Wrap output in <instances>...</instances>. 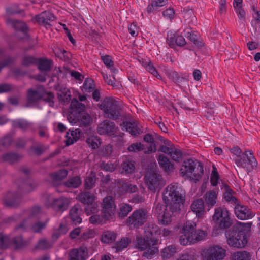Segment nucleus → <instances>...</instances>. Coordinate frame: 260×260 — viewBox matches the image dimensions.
Wrapping results in <instances>:
<instances>
[{
  "mask_svg": "<svg viewBox=\"0 0 260 260\" xmlns=\"http://www.w3.org/2000/svg\"><path fill=\"white\" fill-rule=\"evenodd\" d=\"M2 160L10 164H13L18 161L21 158V156L14 152L7 153L1 157Z\"/></svg>",
  "mask_w": 260,
  "mask_h": 260,
  "instance_id": "72a5a7b5",
  "label": "nucleus"
},
{
  "mask_svg": "<svg viewBox=\"0 0 260 260\" xmlns=\"http://www.w3.org/2000/svg\"><path fill=\"white\" fill-rule=\"evenodd\" d=\"M13 141V138L10 135H7L0 140V145L4 147H8L11 145Z\"/></svg>",
  "mask_w": 260,
  "mask_h": 260,
  "instance_id": "0e129e2a",
  "label": "nucleus"
},
{
  "mask_svg": "<svg viewBox=\"0 0 260 260\" xmlns=\"http://www.w3.org/2000/svg\"><path fill=\"white\" fill-rule=\"evenodd\" d=\"M13 243L15 249L21 248L25 245V242L21 236L14 237L13 239Z\"/></svg>",
  "mask_w": 260,
  "mask_h": 260,
  "instance_id": "e2e57ef3",
  "label": "nucleus"
},
{
  "mask_svg": "<svg viewBox=\"0 0 260 260\" xmlns=\"http://www.w3.org/2000/svg\"><path fill=\"white\" fill-rule=\"evenodd\" d=\"M147 218L146 210L140 209L135 211L128 218L127 224L131 228H138L142 225Z\"/></svg>",
  "mask_w": 260,
  "mask_h": 260,
  "instance_id": "9b49d317",
  "label": "nucleus"
},
{
  "mask_svg": "<svg viewBox=\"0 0 260 260\" xmlns=\"http://www.w3.org/2000/svg\"><path fill=\"white\" fill-rule=\"evenodd\" d=\"M184 35L191 42H193L194 44L199 46H202V42H200L198 40L196 32L194 31L193 32L190 28H186L184 29Z\"/></svg>",
  "mask_w": 260,
  "mask_h": 260,
  "instance_id": "c9c22d12",
  "label": "nucleus"
},
{
  "mask_svg": "<svg viewBox=\"0 0 260 260\" xmlns=\"http://www.w3.org/2000/svg\"><path fill=\"white\" fill-rule=\"evenodd\" d=\"M36 64L40 71H47L50 69L51 61L47 59L39 58L38 59Z\"/></svg>",
  "mask_w": 260,
  "mask_h": 260,
  "instance_id": "c03bdc74",
  "label": "nucleus"
},
{
  "mask_svg": "<svg viewBox=\"0 0 260 260\" xmlns=\"http://www.w3.org/2000/svg\"><path fill=\"white\" fill-rule=\"evenodd\" d=\"M157 240L156 239L151 240L149 238H143L142 237H137L135 242V245L137 248L141 251L147 250V252H150V255H153L158 251V249L156 247H153L157 245Z\"/></svg>",
  "mask_w": 260,
  "mask_h": 260,
  "instance_id": "6e6552de",
  "label": "nucleus"
},
{
  "mask_svg": "<svg viewBox=\"0 0 260 260\" xmlns=\"http://www.w3.org/2000/svg\"><path fill=\"white\" fill-rule=\"evenodd\" d=\"M102 214L107 220L112 219L116 213V205L114 199L111 196L103 198L101 204Z\"/></svg>",
  "mask_w": 260,
  "mask_h": 260,
  "instance_id": "9d476101",
  "label": "nucleus"
},
{
  "mask_svg": "<svg viewBox=\"0 0 260 260\" xmlns=\"http://www.w3.org/2000/svg\"><path fill=\"white\" fill-rule=\"evenodd\" d=\"M54 15L50 11H45L40 14L36 16L35 19L39 24L44 25L46 28L51 25L49 21H52L54 20Z\"/></svg>",
  "mask_w": 260,
  "mask_h": 260,
  "instance_id": "412c9836",
  "label": "nucleus"
},
{
  "mask_svg": "<svg viewBox=\"0 0 260 260\" xmlns=\"http://www.w3.org/2000/svg\"><path fill=\"white\" fill-rule=\"evenodd\" d=\"M44 151V146L42 144H38L37 146H32L29 148L30 154H34L37 155H41Z\"/></svg>",
  "mask_w": 260,
  "mask_h": 260,
  "instance_id": "bf43d9fd",
  "label": "nucleus"
},
{
  "mask_svg": "<svg viewBox=\"0 0 260 260\" xmlns=\"http://www.w3.org/2000/svg\"><path fill=\"white\" fill-rule=\"evenodd\" d=\"M68 203L67 199L61 197L58 199H49L47 205L51 207L55 211L63 212L67 209Z\"/></svg>",
  "mask_w": 260,
  "mask_h": 260,
  "instance_id": "f3484780",
  "label": "nucleus"
},
{
  "mask_svg": "<svg viewBox=\"0 0 260 260\" xmlns=\"http://www.w3.org/2000/svg\"><path fill=\"white\" fill-rule=\"evenodd\" d=\"M120 126L122 130H126L133 136H137L143 132L141 125L135 122H123Z\"/></svg>",
  "mask_w": 260,
  "mask_h": 260,
  "instance_id": "aec40b11",
  "label": "nucleus"
},
{
  "mask_svg": "<svg viewBox=\"0 0 260 260\" xmlns=\"http://www.w3.org/2000/svg\"><path fill=\"white\" fill-rule=\"evenodd\" d=\"M190 208L198 218L202 217L205 214L204 203L202 199L194 201Z\"/></svg>",
  "mask_w": 260,
  "mask_h": 260,
  "instance_id": "393cba45",
  "label": "nucleus"
},
{
  "mask_svg": "<svg viewBox=\"0 0 260 260\" xmlns=\"http://www.w3.org/2000/svg\"><path fill=\"white\" fill-rule=\"evenodd\" d=\"M158 161L160 167L166 172H171L173 171L174 165L171 163L167 157L164 155L159 156Z\"/></svg>",
  "mask_w": 260,
  "mask_h": 260,
  "instance_id": "c756f323",
  "label": "nucleus"
},
{
  "mask_svg": "<svg viewBox=\"0 0 260 260\" xmlns=\"http://www.w3.org/2000/svg\"><path fill=\"white\" fill-rule=\"evenodd\" d=\"M78 198L82 203L87 205L93 203L95 200L94 195L89 192L81 193L78 195Z\"/></svg>",
  "mask_w": 260,
  "mask_h": 260,
  "instance_id": "2f4dec72",
  "label": "nucleus"
},
{
  "mask_svg": "<svg viewBox=\"0 0 260 260\" xmlns=\"http://www.w3.org/2000/svg\"><path fill=\"white\" fill-rule=\"evenodd\" d=\"M89 257L88 249L86 246H80L72 249L68 260H86Z\"/></svg>",
  "mask_w": 260,
  "mask_h": 260,
  "instance_id": "dca6fc26",
  "label": "nucleus"
},
{
  "mask_svg": "<svg viewBox=\"0 0 260 260\" xmlns=\"http://www.w3.org/2000/svg\"><path fill=\"white\" fill-rule=\"evenodd\" d=\"M68 171L66 169H61L57 172L50 175L52 179L54 181H60L66 178L68 175Z\"/></svg>",
  "mask_w": 260,
  "mask_h": 260,
  "instance_id": "de8ad7c7",
  "label": "nucleus"
},
{
  "mask_svg": "<svg viewBox=\"0 0 260 260\" xmlns=\"http://www.w3.org/2000/svg\"><path fill=\"white\" fill-rule=\"evenodd\" d=\"M163 201L166 204V208L162 209L160 204L156 205L155 212L158 214L159 222L167 225L171 222L172 215L181 209L185 200V192L178 183L169 184L164 190Z\"/></svg>",
  "mask_w": 260,
  "mask_h": 260,
  "instance_id": "f257e3e1",
  "label": "nucleus"
},
{
  "mask_svg": "<svg viewBox=\"0 0 260 260\" xmlns=\"http://www.w3.org/2000/svg\"><path fill=\"white\" fill-rule=\"evenodd\" d=\"M37 184L33 182H29L24 184L23 190L24 193H28L32 191L36 187Z\"/></svg>",
  "mask_w": 260,
  "mask_h": 260,
  "instance_id": "774afa93",
  "label": "nucleus"
},
{
  "mask_svg": "<svg viewBox=\"0 0 260 260\" xmlns=\"http://www.w3.org/2000/svg\"><path fill=\"white\" fill-rule=\"evenodd\" d=\"M212 219L214 224L213 235L215 236L219 234V230L227 229L231 224L230 213L226 208L221 207L215 208Z\"/></svg>",
  "mask_w": 260,
  "mask_h": 260,
  "instance_id": "20e7f679",
  "label": "nucleus"
},
{
  "mask_svg": "<svg viewBox=\"0 0 260 260\" xmlns=\"http://www.w3.org/2000/svg\"><path fill=\"white\" fill-rule=\"evenodd\" d=\"M228 244L235 248H243L247 243L245 232L243 231L229 230L225 232Z\"/></svg>",
  "mask_w": 260,
  "mask_h": 260,
  "instance_id": "423d86ee",
  "label": "nucleus"
},
{
  "mask_svg": "<svg viewBox=\"0 0 260 260\" xmlns=\"http://www.w3.org/2000/svg\"><path fill=\"white\" fill-rule=\"evenodd\" d=\"M51 244L46 239H41L35 246L36 249L44 250L51 247Z\"/></svg>",
  "mask_w": 260,
  "mask_h": 260,
  "instance_id": "6e6d98bb",
  "label": "nucleus"
},
{
  "mask_svg": "<svg viewBox=\"0 0 260 260\" xmlns=\"http://www.w3.org/2000/svg\"><path fill=\"white\" fill-rule=\"evenodd\" d=\"M218 191L217 190H210L207 191L204 196L206 206L209 210L216 204Z\"/></svg>",
  "mask_w": 260,
  "mask_h": 260,
  "instance_id": "5701e85b",
  "label": "nucleus"
},
{
  "mask_svg": "<svg viewBox=\"0 0 260 260\" xmlns=\"http://www.w3.org/2000/svg\"><path fill=\"white\" fill-rule=\"evenodd\" d=\"M6 23L8 25L12 26L15 29L20 30L21 32L26 34L28 27L26 24L23 22L16 20L8 18L6 20Z\"/></svg>",
  "mask_w": 260,
  "mask_h": 260,
  "instance_id": "c85d7f7f",
  "label": "nucleus"
},
{
  "mask_svg": "<svg viewBox=\"0 0 260 260\" xmlns=\"http://www.w3.org/2000/svg\"><path fill=\"white\" fill-rule=\"evenodd\" d=\"M121 167L122 172H125L126 174H132L135 170L134 161L129 159H126L122 163Z\"/></svg>",
  "mask_w": 260,
  "mask_h": 260,
  "instance_id": "4c0bfd02",
  "label": "nucleus"
},
{
  "mask_svg": "<svg viewBox=\"0 0 260 260\" xmlns=\"http://www.w3.org/2000/svg\"><path fill=\"white\" fill-rule=\"evenodd\" d=\"M48 220L45 222H38L31 225V230L35 233H39L44 229L47 224Z\"/></svg>",
  "mask_w": 260,
  "mask_h": 260,
  "instance_id": "13d9d810",
  "label": "nucleus"
},
{
  "mask_svg": "<svg viewBox=\"0 0 260 260\" xmlns=\"http://www.w3.org/2000/svg\"><path fill=\"white\" fill-rule=\"evenodd\" d=\"M84 108V105L76 99L72 100L67 116V119L71 124L85 127L90 124L92 120V117L89 114L82 112Z\"/></svg>",
  "mask_w": 260,
  "mask_h": 260,
  "instance_id": "f03ea898",
  "label": "nucleus"
},
{
  "mask_svg": "<svg viewBox=\"0 0 260 260\" xmlns=\"http://www.w3.org/2000/svg\"><path fill=\"white\" fill-rule=\"evenodd\" d=\"M180 173L185 179L197 182L201 179L203 174V166L199 161L192 159H187L183 162Z\"/></svg>",
  "mask_w": 260,
  "mask_h": 260,
  "instance_id": "7ed1b4c3",
  "label": "nucleus"
},
{
  "mask_svg": "<svg viewBox=\"0 0 260 260\" xmlns=\"http://www.w3.org/2000/svg\"><path fill=\"white\" fill-rule=\"evenodd\" d=\"M238 166L244 168L249 174L253 171H257L258 163L251 151H246L240 159L236 160Z\"/></svg>",
  "mask_w": 260,
  "mask_h": 260,
  "instance_id": "0eeeda50",
  "label": "nucleus"
},
{
  "mask_svg": "<svg viewBox=\"0 0 260 260\" xmlns=\"http://www.w3.org/2000/svg\"><path fill=\"white\" fill-rule=\"evenodd\" d=\"M116 235L113 231H107L103 233L101 236V241L105 243H111L115 241Z\"/></svg>",
  "mask_w": 260,
  "mask_h": 260,
  "instance_id": "f704fd0d",
  "label": "nucleus"
},
{
  "mask_svg": "<svg viewBox=\"0 0 260 260\" xmlns=\"http://www.w3.org/2000/svg\"><path fill=\"white\" fill-rule=\"evenodd\" d=\"M89 222L93 224L98 225V224H102L106 221L107 220L104 215L102 214V215L95 214L91 216L89 219Z\"/></svg>",
  "mask_w": 260,
  "mask_h": 260,
  "instance_id": "09e8293b",
  "label": "nucleus"
},
{
  "mask_svg": "<svg viewBox=\"0 0 260 260\" xmlns=\"http://www.w3.org/2000/svg\"><path fill=\"white\" fill-rule=\"evenodd\" d=\"M144 145L141 143H135L131 144L128 147L129 152H139L143 150Z\"/></svg>",
  "mask_w": 260,
  "mask_h": 260,
  "instance_id": "69168bd1",
  "label": "nucleus"
},
{
  "mask_svg": "<svg viewBox=\"0 0 260 260\" xmlns=\"http://www.w3.org/2000/svg\"><path fill=\"white\" fill-rule=\"evenodd\" d=\"M219 179V177L218 175V173L216 171V168H214L211 174V184L213 186H217L218 183Z\"/></svg>",
  "mask_w": 260,
  "mask_h": 260,
  "instance_id": "680f3d73",
  "label": "nucleus"
},
{
  "mask_svg": "<svg viewBox=\"0 0 260 260\" xmlns=\"http://www.w3.org/2000/svg\"><path fill=\"white\" fill-rule=\"evenodd\" d=\"M234 209L236 217L240 220L251 218L254 216V213L248 207L239 204V203L235 205Z\"/></svg>",
  "mask_w": 260,
  "mask_h": 260,
  "instance_id": "2eb2a0df",
  "label": "nucleus"
},
{
  "mask_svg": "<svg viewBox=\"0 0 260 260\" xmlns=\"http://www.w3.org/2000/svg\"><path fill=\"white\" fill-rule=\"evenodd\" d=\"M226 250L215 245L204 249L202 253L203 260H222L226 256Z\"/></svg>",
  "mask_w": 260,
  "mask_h": 260,
  "instance_id": "1a4fd4ad",
  "label": "nucleus"
},
{
  "mask_svg": "<svg viewBox=\"0 0 260 260\" xmlns=\"http://www.w3.org/2000/svg\"><path fill=\"white\" fill-rule=\"evenodd\" d=\"M99 107L103 111L105 116L107 118L116 120L120 115L119 103L112 98H105Z\"/></svg>",
  "mask_w": 260,
  "mask_h": 260,
  "instance_id": "39448f33",
  "label": "nucleus"
},
{
  "mask_svg": "<svg viewBox=\"0 0 260 260\" xmlns=\"http://www.w3.org/2000/svg\"><path fill=\"white\" fill-rule=\"evenodd\" d=\"M4 204L10 207H15L20 203V196L17 193L8 192L4 197Z\"/></svg>",
  "mask_w": 260,
  "mask_h": 260,
  "instance_id": "6ab92c4d",
  "label": "nucleus"
},
{
  "mask_svg": "<svg viewBox=\"0 0 260 260\" xmlns=\"http://www.w3.org/2000/svg\"><path fill=\"white\" fill-rule=\"evenodd\" d=\"M42 99H43L44 101L47 102L49 106L53 107L54 95L52 92H46L44 89L43 96H42Z\"/></svg>",
  "mask_w": 260,
  "mask_h": 260,
  "instance_id": "5fc2aeb1",
  "label": "nucleus"
},
{
  "mask_svg": "<svg viewBox=\"0 0 260 260\" xmlns=\"http://www.w3.org/2000/svg\"><path fill=\"white\" fill-rule=\"evenodd\" d=\"M250 254L246 251L235 252L232 257V260H250Z\"/></svg>",
  "mask_w": 260,
  "mask_h": 260,
  "instance_id": "603ef678",
  "label": "nucleus"
},
{
  "mask_svg": "<svg viewBox=\"0 0 260 260\" xmlns=\"http://www.w3.org/2000/svg\"><path fill=\"white\" fill-rule=\"evenodd\" d=\"M101 58L106 67L110 69L112 73H115L117 71L114 67V62L110 56L103 55L101 56Z\"/></svg>",
  "mask_w": 260,
  "mask_h": 260,
  "instance_id": "a19ab883",
  "label": "nucleus"
},
{
  "mask_svg": "<svg viewBox=\"0 0 260 260\" xmlns=\"http://www.w3.org/2000/svg\"><path fill=\"white\" fill-rule=\"evenodd\" d=\"M144 178L148 188L153 192L159 187L162 180L161 176L154 172L147 173Z\"/></svg>",
  "mask_w": 260,
  "mask_h": 260,
  "instance_id": "ddd939ff",
  "label": "nucleus"
},
{
  "mask_svg": "<svg viewBox=\"0 0 260 260\" xmlns=\"http://www.w3.org/2000/svg\"><path fill=\"white\" fill-rule=\"evenodd\" d=\"M80 134L81 130L79 128H76L75 130L70 129L69 132H67L66 135V145H72L76 142L79 139Z\"/></svg>",
  "mask_w": 260,
  "mask_h": 260,
  "instance_id": "bb28decb",
  "label": "nucleus"
},
{
  "mask_svg": "<svg viewBox=\"0 0 260 260\" xmlns=\"http://www.w3.org/2000/svg\"><path fill=\"white\" fill-rule=\"evenodd\" d=\"M187 232H188V234L189 237L192 239V240H190L191 243H194L202 240L205 236V233L203 231L200 230H195L192 225L188 224Z\"/></svg>",
  "mask_w": 260,
  "mask_h": 260,
  "instance_id": "b1692460",
  "label": "nucleus"
},
{
  "mask_svg": "<svg viewBox=\"0 0 260 260\" xmlns=\"http://www.w3.org/2000/svg\"><path fill=\"white\" fill-rule=\"evenodd\" d=\"M131 242V239L127 237H123L116 243L115 248L117 251H121L126 248Z\"/></svg>",
  "mask_w": 260,
  "mask_h": 260,
  "instance_id": "49530a36",
  "label": "nucleus"
},
{
  "mask_svg": "<svg viewBox=\"0 0 260 260\" xmlns=\"http://www.w3.org/2000/svg\"><path fill=\"white\" fill-rule=\"evenodd\" d=\"M41 213V209L38 206L30 209L26 213L27 217L24 219L23 223L16 227V231H24L30 225L31 221L35 218H39Z\"/></svg>",
  "mask_w": 260,
  "mask_h": 260,
  "instance_id": "f8f14e48",
  "label": "nucleus"
},
{
  "mask_svg": "<svg viewBox=\"0 0 260 260\" xmlns=\"http://www.w3.org/2000/svg\"><path fill=\"white\" fill-rule=\"evenodd\" d=\"M177 252V248L174 245H169L161 250V256L164 259L171 258Z\"/></svg>",
  "mask_w": 260,
  "mask_h": 260,
  "instance_id": "7c9ffc66",
  "label": "nucleus"
},
{
  "mask_svg": "<svg viewBox=\"0 0 260 260\" xmlns=\"http://www.w3.org/2000/svg\"><path fill=\"white\" fill-rule=\"evenodd\" d=\"M43 87H38L35 90L30 89L28 90L27 100V107L42 99V96H43Z\"/></svg>",
  "mask_w": 260,
  "mask_h": 260,
  "instance_id": "4be33fe9",
  "label": "nucleus"
},
{
  "mask_svg": "<svg viewBox=\"0 0 260 260\" xmlns=\"http://www.w3.org/2000/svg\"><path fill=\"white\" fill-rule=\"evenodd\" d=\"M188 233L187 223H186L182 229V234L180 236L179 238L180 243L182 245L186 246L191 244L190 240H192V239L189 237Z\"/></svg>",
  "mask_w": 260,
  "mask_h": 260,
  "instance_id": "473e14b6",
  "label": "nucleus"
},
{
  "mask_svg": "<svg viewBox=\"0 0 260 260\" xmlns=\"http://www.w3.org/2000/svg\"><path fill=\"white\" fill-rule=\"evenodd\" d=\"M13 126L25 131L30 126V123L24 119H18L13 121Z\"/></svg>",
  "mask_w": 260,
  "mask_h": 260,
  "instance_id": "a18cd8bd",
  "label": "nucleus"
},
{
  "mask_svg": "<svg viewBox=\"0 0 260 260\" xmlns=\"http://www.w3.org/2000/svg\"><path fill=\"white\" fill-rule=\"evenodd\" d=\"M167 42L171 48H174L176 46L183 47L186 44V42L182 36L175 35L173 36L168 37Z\"/></svg>",
  "mask_w": 260,
  "mask_h": 260,
  "instance_id": "a878e982",
  "label": "nucleus"
},
{
  "mask_svg": "<svg viewBox=\"0 0 260 260\" xmlns=\"http://www.w3.org/2000/svg\"><path fill=\"white\" fill-rule=\"evenodd\" d=\"M59 101L63 103H68L71 99V92L68 89H64L63 91H61L58 94Z\"/></svg>",
  "mask_w": 260,
  "mask_h": 260,
  "instance_id": "864d4df0",
  "label": "nucleus"
},
{
  "mask_svg": "<svg viewBox=\"0 0 260 260\" xmlns=\"http://www.w3.org/2000/svg\"><path fill=\"white\" fill-rule=\"evenodd\" d=\"M234 191L231 189L227 187L224 198L226 202L235 206L239 203V201L234 195Z\"/></svg>",
  "mask_w": 260,
  "mask_h": 260,
  "instance_id": "58836bf2",
  "label": "nucleus"
},
{
  "mask_svg": "<svg viewBox=\"0 0 260 260\" xmlns=\"http://www.w3.org/2000/svg\"><path fill=\"white\" fill-rule=\"evenodd\" d=\"M86 142L89 147L93 149L98 148L101 144L100 138L95 136L89 137L86 140Z\"/></svg>",
  "mask_w": 260,
  "mask_h": 260,
  "instance_id": "8fccbe9b",
  "label": "nucleus"
},
{
  "mask_svg": "<svg viewBox=\"0 0 260 260\" xmlns=\"http://www.w3.org/2000/svg\"><path fill=\"white\" fill-rule=\"evenodd\" d=\"M152 0L151 1L149 5L146 8V12L148 15L155 14L157 11L158 8Z\"/></svg>",
  "mask_w": 260,
  "mask_h": 260,
  "instance_id": "338daca9",
  "label": "nucleus"
},
{
  "mask_svg": "<svg viewBox=\"0 0 260 260\" xmlns=\"http://www.w3.org/2000/svg\"><path fill=\"white\" fill-rule=\"evenodd\" d=\"M145 237L151 240L156 239L157 244L159 243V238L161 237V230L155 224L148 223L144 228Z\"/></svg>",
  "mask_w": 260,
  "mask_h": 260,
  "instance_id": "4468645a",
  "label": "nucleus"
},
{
  "mask_svg": "<svg viewBox=\"0 0 260 260\" xmlns=\"http://www.w3.org/2000/svg\"><path fill=\"white\" fill-rule=\"evenodd\" d=\"M171 158L176 161H179L182 158V153L181 151L174 147L172 148L170 153L169 154Z\"/></svg>",
  "mask_w": 260,
  "mask_h": 260,
  "instance_id": "4d7b16f0",
  "label": "nucleus"
},
{
  "mask_svg": "<svg viewBox=\"0 0 260 260\" xmlns=\"http://www.w3.org/2000/svg\"><path fill=\"white\" fill-rule=\"evenodd\" d=\"M98 133L100 135H112L116 131L115 125L113 122L107 120L101 123L98 128Z\"/></svg>",
  "mask_w": 260,
  "mask_h": 260,
  "instance_id": "a211bd4d",
  "label": "nucleus"
},
{
  "mask_svg": "<svg viewBox=\"0 0 260 260\" xmlns=\"http://www.w3.org/2000/svg\"><path fill=\"white\" fill-rule=\"evenodd\" d=\"M118 215L120 217H125L127 216L128 213L132 211V206L126 203H121L119 205Z\"/></svg>",
  "mask_w": 260,
  "mask_h": 260,
  "instance_id": "ea45409f",
  "label": "nucleus"
},
{
  "mask_svg": "<svg viewBox=\"0 0 260 260\" xmlns=\"http://www.w3.org/2000/svg\"><path fill=\"white\" fill-rule=\"evenodd\" d=\"M98 204L93 202L91 204L87 205V206L85 207V211L87 215H89L97 212L98 211Z\"/></svg>",
  "mask_w": 260,
  "mask_h": 260,
  "instance_id": "052dcab7",
  "label": "nucleus"
},
{
  "mask_svg": "<svg viewBox=\"0 0 260 260\" xmlns=\"http://www.w3.org/2000/svg\"><path fill=\"white\" fill-rule=\"evenodd\" d=\"M81 211L82 209L79 205H74L70 210V216L73 223L75 225L82 222V219L80 216Z\"/></svg>",
  "mask_w": 260,
  "mask_h": 260,
  "instance_id": "cd10ccee",
  "label": "nucleus"
},
{
  "mask_svg": "<svg viewBox=\"0 0 260 260\" xmlns=\"http://www.w3.org/2000/svg\"><path fill=\"white\" fill-rule=\"evenodd\" d=\"M82 183L81 179L79 176H75L70 178L66 182H64L66 186L70 188H77Z\"/></svg>",
  "mask_w": 260,
  "mask_h": 260,
  "instance_id": "79ce46f5",
  "label": "nucleus"
},
{
  "mask_svg": "<svg viewBox=\"0 0 260 260\" xmlns=\"http://www.w3.org/2000/svg\"><path fill=\"white\" fill-rule=\"evenodd\" d=\"M119 189L121 194H124L127 192L131 193H134L136 192L138 188L136 185L128 183H123L121 186L119 187Z\"/></svg>",
  "mask_w": 260,
  "mask_h": 260,
  "instance_id": "e433bc0d",
  "label": "nucleus"
},
{
  "mask_svg": "<svg viewBox=\"0 0 260 260\" xmlns=\"http://www.w3.org/2000/svg\"><path fill=\"white\" fill-rule=\"evenodd\" d=\"M96 181V174L94 172L90 173L85 180L84 186L86 189L93 187Z\"/></svg>",
  "mask_w": 260,
  "mask_h": 260,
  "instance_id": "37998d69",
  "label": "nucleus"
},
{
  "mask_svg": "<svg viewBox=\"0 0 260 260\" xmlns=\"http://www.w3.org/2000/svg\"><path fill=\"white\" fill-rule=\"evenodd\" d=\"M143 66L145 68L147 71H148L150 74H152L157 79L161 78L160 75L158 73L156 69L150 61L145 62L144 63Z\"/></svg>",
  "mask_w": 260,
  "mask_h": 260,
  "instance_id": "3c124183",
  "label": "nucleus"
}]
</instances>
